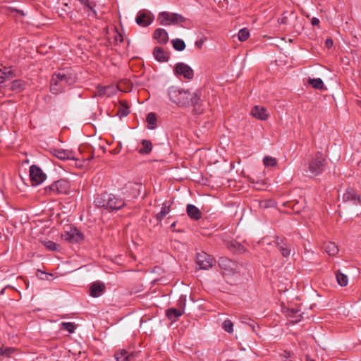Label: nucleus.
I'll use <instances>...</instances> for the list:
<instances>
[{
    "label": "nucleus",
    "mask_w": 361,
    "mask_h": 361,
    "mask_svg": "<svg viewBox=\"0 0 361 361\" xmlns=\"http://www.w3.org/2000/svg\"><path fill=\"white\" fill-rule=\"evenodd\" d=\"M77 80L76 75L72 70H60L52 75L50 83V91L53 94H59L66 87L73 85Z\"/></svg>",
    "instance_id": "1"
},
{
    "label": "nucleus",
    "mask_w": 361,
    "mask_h": 361,
    "mask_svg": "<svg viewBox=\"0 0 361 361\" xmlns=\"http://www.w3.org/2000/svg\"><path fill=\"white\" fill-rule=\"evenodd\" d=\"M94 204L98 207H104L109 211L121 209L126 205L125 200L114 194L98 195L94 200Z\"/></svg>",
    "instance_id": "2"
},
{
    "label": "nucleus",
    "mask_w": 361,
    "mask_h": 361,
    "mask_svg": "<svg viewBox=\"0 0 361 361\" xmlns=\"http://www.w3.org/2000/svg\"><path fill=\"white\" fill-rule=\"evenodd\" d=\"M169 99L179 106H185L190 104V94L188 90L178 89L176 87H171L168 90Z\"/></svg>",
    "instance_id": "3"
},
{
    "label": "nucleus",
    "mask_w": 361,
    "mask_h": 361,
    "mask_svg": "<svg viewBox=\"0 0 361 361\" xmlns=\"http://www.w3.org/2000/svg\"><path fill=\"white\" fill-rule=\"evenodd\" d=\"M70 183L66 179H60L44 188L48 195L68 194L70 190Z\"/></svg>",
    "instance_id": "4"
},
{
    "label": "nucleus",
    "mask_w": 361,
    "mask_h": 361,
    "mask_svg": "<svg viewBox=\"0 0 361 361\" xmlns=\"http://www.w3.org/2000/svg\"><path fill=\"white\" fill-rule=\"evenodd\" d=\"M326 159L321 152H317L315 156L312 158L308 164V169L311 175L316 176L321 173L325 167Z\"/></svg>",
    "instance_id": "5"
},
{
    "label": "nucleus",
    "mask_w": 361,
    "mask_h": 361,
    "mask_svg": "<svg viewBox=\"0 0 361 361\" xmlns=\"http://www.w3.org/2000/svg\"><path fill=\"white\" fill-rule=\"evenodd\" d=\"M30 177L32 185H38L42 183L46 179V174L36 165L30 167Z\"/></svg>",
    "instance_id": "6"
},
{
    "label": "nucleus",
    "mask_w": 361,
    "mask_h": 361,
    "mask_svg": "<svg viewBox=\"0 0 361 361\" xmlns=\"http://www.w3.org/2000/svg\"><path fill=\"white\" fill-rule=\"evenodd\" d=\"M214 262V259L204 252L197 254L196 263L200 269H209L213 266Z\"/></svg>",
    "instance_id": "7"
},
{
    "label": "nucleus",
    "mask_w": 361,
    "mask_h": 361,
    "mask_svg": "<svg viewBox=\"0 0 361 361\" xmlns=\"http://www.w3.org/2000/svg\"><path fill=\"white\" fill-rule=\"evenodd\" d=\"M61 238L68 243H75L82 240V236L77 229L70 228L61 234Z\"/></svg>",
    "instance_id": "8"
},
{
    "label": "nucleus",
    "mask_w": 361,
    "mask_h": 361,
    "mask_svg": "<svg viewBox=\"0 0 361 361\" xmlns=\"http://www.w3.org/2000/svg\"><path fill=\"white\" fill-rule=\"evenodd\" d=\"M174 72L178 75H181L185 79H192L194 76L193 70L184 63H178L175 66Z\"/></svg>",
    "instance_id": "9"
},
{
    "label": "nucleus",
    "mask_w": 361,
    "mask_h": 361,
    "mask_svg": "<svg viewBox=\"0 0 361 361\" xmlns=\"http://www.w3.org/2000/svg\"><path fill=\"white\" fill-rule=\"evenodd\" d=\"M343 200L344 202L350 201L354 204L361 205V197L358 195L353 188H350L346 189L343 195Z\"/></svg>",
    "instance_id": "10"
},
{
    "label": "nucleus",
    "mask_w": 361,
    "mask_h": 361,
    "mask_svg": "<svg viewBox=\"0 0 361 361\" xmlns=\"http://www.w3.org/2000/svg\"><path fill=\"white\" fill-rule=\"evenodd\" d=\"M274 243L279 250L281 252L283 257H288L290 256L291 250L290 246L285 242L284 239L277 237L276 238Z\"/></svg>",
    "instance_id": "11"
},
{
    "label": "nucleus",
    "mask_w": 361,
    "mask_h": 361,
    "mask_svg": "<svg viewBox=\"0 0 361 361\" xmlns=\"http://www.w3.org/2000/svg\"><path fill=\"white\" fill-rule=\"evenodd\" d=\"M52 154L56 157L61 160L75 159V153L73 150L54 149Z\"/></svg>",
    "instance_id": "12"
},
{
    "label": "nucleus",
    "mask_w": 361,
    "mask_h": 361,
    "mask_svg": "<svg viewBox=\"0 0 361 361\" xmlns=\"http://www.w3.org/2000/svg\"><path fill=\"white\" fill-rule=\"evenodd\" d=\"M251 114L256 118L265 121L269 117L266 108L261 106H255L251 110Z\"/></svg>",
    "instance_id": "13"
},
{
    "label": "nucleus",
    "mask_w": 361,
    "mask_h": 361,
    "mask_svg": "<svg viewBox=\"0 0 361 361\" xmlns=\"http://www.w3.org/2000/svg\"><path fill=\"white\" fill-rule=\"evenodd\" d=\"M105 290V285L100 281H95L90 285V295L94 298H97L102 295Z\"/></svg>",
    "instance_id": "14"
},
{
    "label": "nucleus",
    "mask_w": 361,
    "mask_h": 361,
    "mask_svg": "<svg viewBox=\"0 0 361 361\" xmlns=\"http://www.w3.org/2000/svg\"><path fill=\"white\" fill-rule=\"evenodd\" d=\"M16 75L11 67H4L0 68V84L15 77Z\"/></svg>",
    "instance_id": "15"
},
{
    "label": "nucleus",
    "mask_w": 361,
    "mask_h": 361,
    "mask_svg": "<svg viewBox=\"0 0 361 361\" xmlns=\"http://www.w3.org/2000/svg\"><path fill=\"white\" fill-rule=\"evenodd\" d=\"M154 38L160 44H166L169 40L167 32L162 28H158L154 31Z\"/></svg>",
    "instance_id": "16"
},
{
    "label": "nucleus",
    "mask_w": 361,
    "mask_h": 361,
    "mask_svg": "<svg viewBox=\"0 0 361 361\" xmlns=\"http://www.w3.org/2000/svg\"><path fill=\"white\" fill-rule=\"evenodd\" d=\"M187 214L190 218L194 220H198L202 217V213L200 209L193 204H188Z\"/></svg>",
    "instance_id": "17"
},
{
    "label": "nucleus",
    "mask_w": 361,
    "mask_h": 361,
    "mask_svg": "<svg viewBox=\"0 0 361 361\" xmlns=\"http://www.w3.org/2000/svg\"><path fill=\"white\" fill-rule=\"evenodd\" d=\"M154 58L159 62H165L169 59L168 54L161 47H155L153 51Z\"/></svg>",
    "instance_id": "18"
},
{
    "label": "nucleus",
    "mask_w": 361,
    "mask_h": 361,
    "mask_svg": "<svg viewBox=\"0 0 361 361\" xmlns=\"http://www.w3.org/2000/svg\"><path fill=\"white\" fill-rule=\"evenodd\" d=\"M136 23L141 26L147 27L152 22L151 17L145 13H140L136 18Z\"/></svg>",
    "instance_id": "19"
},
{
    "label": "nucleus",
    "mask_w": 361,
    "mask_h": 361,
    "mask_svg": "<svg viewBox=\"0 0 361 361\" xmlns=\"http://www.w3.org/2000/svg\"><path fill=\"white\" fill-rule=\"evenodd\" d=\"M324 250L330 256H335L338 252L337 245L332 242H328L324 244Z\"/></svg>",
    "instance_id": "20"
},
{
    "label": "nucleus",
    "mask_w": 361,
    "mask_h": 361,
    "mask_svg": "<svg viewBox=\"0 0 361 361\" xmlns=\"http://www.w3.org/2000/svg\"><path fill=\"white\" fill-rule=\"evenodd\" d=\"M170 212V204L168 202H165L162 204L161 209L160 212H159L156 215V219L158 221H161Z\"/></svg>",
    "instance_id": "21"
},
{
    "label": "nucleus",
    "mask_w": 361,
    "mask_h": 361,
    "mask_svg": "<svg viewBox=\"0 0 361 361\" xmlns=\"http://www.w3.org/2000/svg\"><path fill=\"white\" fill-rule=\"evenodd\" d=\"M142 147L139 149L138 152L142 154H149L152 149V144L148 140H143L142 141Z\"/></svg>",
    "instance_id": "22"
},
{
    "label": "nucleus",
    "mask_w": 361,
    "mask_h": 361,
    "mask_svg": "<svg viewBox=\"0 0 361 361\" xmlns=\"http://www.w3.org/2000/svg\"><path fill=\"white\" fill-rule=\"evenodd\" d=\"M171 18V13L164 11L159 14L158 20L159 23L163 25H169Z\"/></svg>",
    "instance_id": "23"
},
{
    "label": "nucleus",
    "mask_w": 361,
    "mask_h": 361,
    "mask_svg": "<svg viewBox=\"0 0 361 361\" xmlns=\"http://www.w3.org/2000/svg\"><path fill=\"white\" fill-rule=\"evenodd\" d=\"M186 20H187L186 18H184L183 16H182L181 15L178 14V13H171V18H170L169 25H171V24L178 25L179 23H185Z\"/></svg>",
    "instance_id": "24"
},
{
    "label": "nucleus",
    "mask_w": 361,
    "mask_h": 361,
    "mask_svg": "<svg viewBox=\"0 0 361 361\" xmlns=\"http://www.w3.org/2000/svg\"><path fill=\"white\" fill-rule=\"evenodd\" d=\"M114 357L117 361H130L132 355H128L127 351L122 350L115 353Z\"/></svg>",
    "instance_id": "25"
},
{
    "label": "nucleus",
    "mask_w": 361,
    "mask_h": 361,
    "mask_svg": "<svg viewBox=\"0 0 361 361\" xmlns=\"http://www.w3.org/2000/svg\"><path fill=\"white\" fill-rule=\"evenodd\" d=\"M183 314V310L170 308L166 311V316L169 319H176Z\"/></svg>",
    "instance_id": "26"
},
{
    "label": "nucleus",
    "mask_w": 361,
    "mask_h": 361,
    "mask_svg": "<svg viewBox=\"0 0 361 361\" xmlns=\"http://www.w3.org/2000/svg\"><path fill=\"white\" fill-rule=\"evenodd\" d=\"M129 113V107L127 103L124 101L120 102V106L117 113L118 115L121 118L128 116Z\"/></svg>",
    "instance_id": "27"
},
{
    "label": "nucleus",
    "mask_w": 361,
    "mask_h": 361,
    "mask_svg": "<svg viewBox=\"0 0 361 361\" xmlns=\"http://www.w3.org/2000/svg\"><path fill=\"white\" fill-rule=\"evenodd\" d=\"M25 82L21 80H16L12 82L11 90L13 91H21L24 90Z\"/></svg>",
    "instance_id": "28"
},
{
    "label": "nucleus",
    "mask_w": 361,
    "mask_h": 361,
    "mask_svg": "<svg viewBox=\"0 0 361 361\" xmlns=\"http://www.w3.org/2000/svg\"><path fill=\"white\" fill-rule=\"evenodd\" d=\"M228 248L231 250L238 252H243L246 250L243 245L236 241L231 242L228 244Z\"/></svg>",
    "instance_id": "29"
},
{
    "label": "nucleus",
    "mask_w": 361,
    "mask_h": 361,
    "mask_svg": "<svg viewBox=\"0 0 361 361\" xmlns=\"http://www.w3.org/2000/svg\"><path fill=\"white\" fill-rule=\"evenodd\" d=\"M308 83L314 89L322 90L324 87L323 81L320 78H309Z\"/></svg>",
    "instance_id": "30"
},
{
    "label": "nucleus",
    "mask_w": 361,
    "mask_h": 361,
    "mask_svg": "<svg viewBox=\"0 0 361 361\" xmlns=\"http://www.w3.org/2000/svg\"><path fill=\"white\" fill-rule=\"evenodd\" d=\"M336 280L340 286H347L348 282V279L346 275H345L344 274H343L340 271H337L336 274Z\"/></svg>",
    "instance_id": "31"
},
{
    "label": "nucleus",
    "mask_w": 361,
    "mask_h": 361,
    "mask_svg": "<svg viewBox=\"0 0 361 361\" xmlns=\"http://www.w3.org/2000/svg\"><path fill=\"white\" fill-rule=\"evenodd\" d=\"M173 47L177 51H183L185 48V44L180 39H175L171 41Z\"/></svg>",
    "instance_id": "32"
},
{
    "label": "nucleus",
    "mask_w": 361,
    "mask_h": 361,
    "mask_svg": "<svg viewBox=\"0 0 361 361\" xmlns=\"http://www.w3.org/2000/svg\"><path fill=\"white\" fill-rule=\"evenodd\" d=\"M147 122L149 125V128L154 129L156 126L157 117L155 114L149 113L147 116Z\"/></svg>",
    "instance_id": "33"
},
{
    "label": "nucleus",
    "mask_w": 361,
    "mask_h": 361,
    "mask_svg": "<svg viewBox=\"0 0 361 361\" xmlns=\"http://www.w3.org/2000/svg\"><path fill=\"white\" fill-rule=\"evenodd\" d=\"M82 4L85 6V8L87 9V12L88 16L94 17V18L97 17V11H95V9L94 8V6L91 4V3L88 0H87V4L84 3Z\"/></svg>",
    "instance_id": "34"
},
{
    "label": "nucleus",
    "mask_w": 361,
    "mask_h": 361,
    "mask_svg": "<svg viewBox=\"0 0 361 361\" xmlns=\"http://www.w3.org/2000/svg\"><path fill=\"white\" fill-rule=\"evenodd\" d=\"M290 17H294L293 12H284L281 17L279 18L278 22L283 25L288 24V18Z\"/></svg>",
    "instance_id": "35"
},
{
    "label": "nucleus",
    "mask_w": 361,
    "mask_h": 361,
    "mask_svg": "<svg viewBox=\"0 0 361 361\" xmlns=\"http://www.w3.org/2000/svg\"><path fill=\"white\" fill-rule=\"evenodd\" d=\"M249 36H250L249 30L246 28H243V29L240 30V31L238 32V39L241 42H244L246 39H247Z\"/></svg>",
    "instance_id": "36"
},
{
    "label": "nucleus",
    "mask_w": 361,
    "mask_h": 361,
    "mask_svg": "<svg viewBox=\"0 0 361 361\" xmlns=\"http://www.w3.org/2000/svg\"><path fill=\"white\" fill-rule=\"evenodd\" d=\"M263 163L266 166H275L277 161L274 157L267 156L264 158Z\"/></svg>",
    "instance_id": "37"
},
{
    "label": "nucleus",
    "mask_w": 361,
    "mask_h": 361,
    "mask_svg": "<svg viewBox=\"0 0 361 361\" xmlns=\"http://www.w3.org/2000/svg\"><path fill=\"white\" fill-rule=\"evenodd\" d=\"M190 97H191L190 104H191L194 106H196L198 104L199 101L200 99V96L199 93L190 92Z\"/></svg>",
    "instance_id": "38"
},
{
    "label": "nucleus",
    "mask_w": 361,
    "mask_h": 361,
    "mask_svg": "<svg viewBox=\"0 0 361 361\" xmlns=\"http://www.w3.org/2000/svg\"><path fill=\"white\" fill-rule=\"evenodd\" d=\"M61 329L66 330L69 333H73L75 330V326L72 322H62Z\"/></svg>",
    "instance_id": "39"
},
{
    "label": "nucleus",
    "mask_w": 361,
    "mask_h": 361,
    "mask_svg": "<svg viewBox=\"0 0 361 361\" xmlns=\"http://www.w3.org/2000/svg\"><path fill=\"white\" fill-rule=\"evenodd\" d=\"M281 356L285 357L283 361H301L300 358L295 359L293 354L288 351H284Z\"/></svg>",
    "instance_id": "40"
},
{
    "label": "nucleus",
    "mask_w": 361,
    "mask_h": 361,
    "mask_svg": "<svg viewBox=\"0 0 361 361\" xmlns=\"http://www.w3.org/2000/svg\"><path fill=\"white\" fill-rule=\"evenodd\" d=\"M233 324L231 322V320L226 319V320H225L224 322V323H223V329L226 331H227L228 333L233 332Z\"/></svg>",
    "instance_id": "41"
},
{
    "label": "nucleus",
    "mask_w": 361,
    "mask_h": 361,
    "mask_svg": "<svg viewBox=\"0 0 361 361\" xmlns=\"http://www.w3.org/2000/svg\"><path fill=\"white\" fill-rule=\"evenodd\" d=\"M285 207L292 208L295 212H299L300 207L298 206V202L292 203V202H286L283 203Z\"/></svg>",
    "instance_id": "42"
},
{
    "label": "nucleus",
    "mask_w": 361,
    "mask_h": 361,
    "mask_svg": "<svg viewBox=\"0 0 361 361\" xmlns=\"http://www.w3.org/2000/svg\"><path fill=\"white\" fill-rule=\"evenodd\" d=\"M44 246L49 249V250H56L58 247V245L52 241H47L44 243Z\"/></svg>",
    "instance_id": "43"
},
{
    "label": "nucleus",
    "mask_w": 361,
    "mask_h": 361,
    "mask_svg": "<svg viewBox=\"0 0 361 361\" xmlns=\"http://www.w3.org/2000/svg\"><path fill=\"white\" fill-rule=\"evenodd\" d=\"M231 262L227 258H220L219 260V264L221 267L226 269L227 267H229Z\"/></svg>",
    "instance_id": "44"
},
{
    "label": "nucleus",
    "mask_w": 361,
    "mask_h": 361,
    "mask_svg": "<svg viewBox=\"0 0 361 361\" xmlns=\"http://www.w3.org/2000/svg\"><path fill=\"white\" fill-rule=\"evenodd\" d=\"M299 312H300V310H298V308L288 309L287 311V315L288 317H295L299 313Z\"/></svg>",
    "instance_id": "45"
},
{
    "label": "nucleus",
    "mask_w": 361,
    "mask_h": 361,
    "mask_svg": "<svg viewBox=\"0 0 361 361\" xmlns=\"http://www.w3.org/2000/svg\"><path fill=\"white\" fill-rule=\"evenodd\" d=\"M16 350L13 348H4L5 357H10Z\"/></svg>",
    "instance_id": "46"
},
{
    "label": "nucleus",
    "mask_w": 361,
    "mask_h": 361,
    "mask_svg": "<svg viewBox=\"0 0 361 361\" xmlns=\"http://www.w3.org/2000/svg\"><path fill=\"white\" fill-rule=\"evenodd\" d=\"M274 205L275 202L272 200H267L262 202V207H274Z\"/></svg>",
    "instance_id": "47"
},
{
    "label": "nucleus",
    "mask_w": 361,
    "mask_h": 361,
    "mask_svg": "<svg viewBox=\"0 0 361 361\" xmlns=\"http://www.w3.org/2000/svg\"><path fill=\"white\" fill-rule=\"evenodd\" d=\"M243 322L249 325L252 329V330L255 331V322L252 321L250 319H247V321H243Z\"/></svg>",
    "instance_id": "48"
},
{
    "label": "nucleus",
    "mask_w": 361,
    "mask_h": 361,
    "mask_svg": "<svg viewBox=\"0 0 361 361\" xmlns=\"http://www.w3.org/2000/svg\"><path fill=\"white\" fill-rule=\"evenodd\" d=\"M333 44H334L333 40L331 38H328L326 39L325 45L328 49H330L331 47H332Z\"/></svg>",
    "instance_id": "49"
},
{
    "label": "nucleus",
    "mask_w": 361,
    "mask_h": 361,
    "mask_svg": "<svg viewBox=\"0 0 361 361\" xmlns=\"http://www.w3.org/2000/svg\"><path fill=\"white\" fill-rule=\"evenodd\" d=\"M204 40L203 39L199 40V41H197L195 42V46L198 48V49H201L202 47V44L204 43Z\"/></svg>",
    "instance_id": "50"
},
{
    "label": "nucleus",
    "mask_w": 361,
    "mask_h": 361,
    "mask_svg": "<svg viewBox=\"0 0 361 361\" xmlns=\"http://www.w3.org/2000/svg\"><path fill=\"white\" fill-rule=\"evenodd\" d=\"M311 23L312 25H319V20L317 18H312L311 20Z\"/></svg>",
    "instance_id": "51"
},
{
    "label": "nucleus",
    "mask_w": 361,
    "mask_h": 361,
    "mask_svg": "<svg viewBox=\"0 0 361 361\" xmlns=\"http://www.w3.org/2000/svg\"><path fill=\"white\" fill-rule=\"evenodd\" d=\"M0 355L5 356V351L4 347L0 348Z\"/></svg>",
    "instance_id": "52"
},
{
    "label": "nucleus",
    "mask_w": 361,
    "mask_h": 361,
    "mask_svg": "<svg viewBox=\"0 0 361 361\" xmlns=\"http://www.w3.org/2000/svg\"><path fill=\"white\" fill-rule=\"evenodd\" d=\"M81 4H84V3H87V0H78Z\"/></svg>",
    "instance_id": "53"
},
{
    "label": "nucleus",
    "mask_w": 361,
    "mask_h": 361,
    "mask_svg": "<svg viewBox=\"0 0 361 361\" xmlns=\"http://www.w3.org/2000/svg\"><path fill=\"white\" fill-rule=\"evenodd\" d=\"M175 226H176V222L173 223L171 226L174 227Z\"/></svg>",
    "instance_id": "54"
},
{
    "label": "nucleus",
    "mask_w": 361,
    "mask_h": 361,
    "mask_svg": "<svg viewBox=\"0 0 361 361\" xmlns=\"http://www.w3.org/2000/svg\"><path fill=\"white\" fill-rule=\"evenodd\" d=\"M307 361H314V360H311V359L307 358Z\"/></svg>",
    "instance_id": "55"
}]
</instances>
